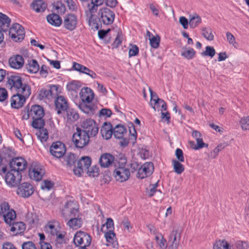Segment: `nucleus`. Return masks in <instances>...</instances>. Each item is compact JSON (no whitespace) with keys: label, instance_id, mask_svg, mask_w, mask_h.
Segmentation results:
<instances>
[{"label":"nucleus","instance_id":"nucleus-59","mask_svg":"<svg viewBox=\"0 0 249 249\" xmlns=\"http://www.w3.org/2000/svg\"><path fill=\"white\" fill-rule=\"evenodd\" d=\"M103 226H106L107 231H113L114 229L113 220L111 218H108L107 219V222Z\"/></svg>","mask_w":249,"mask_h":249},{"label":"nucleus","instance_id":"nucleus-56","mask_svg":"<svg viewBox=\"0 0 249 249\" xmlns=\"http://www.w3.org/2000/svg\"><path fill=\"white\" fill-rule=\"evenodd\" d=\"M203 36L207 40L212 41L213 39L214 36L210 29L205 28L202 30Z\"/></svg>","mask_w":249,"mask_h":249},{"label":"nucleus","instance_id":"nucleus-20","mask_svg":"<svg viewBox=\"0 0 249 249\" xmlns=\"http://www.w3.org/2000/svg\"><path fill=\"white\" fill-rule=\"evenodd\" d=\"M55 100V105L57 113L60 114L62 111H65L68 108V104L67 99L62 96H56Z\"/></svg>","mask_w":249,"mask_h":249},{"label":"nucleus","instance_id":"nucleus-41","mask_svg":"<svg viewBox=\"0 0 249 249\" xmlns=\"http://www.w3.org/2000/svg\"><path fill=\"white\" fill-rule=\"evenodd\" d=\"M149 90L151 96V105L154 110H156V106L161 99L159 98L157 94L153 92L150 88H149Z\"/></svg>","mask_w":249,"mask_h":249},{"label":"nucleus","instance_id":"nucleus-21","mask_svg":"<svg viewBox=\"0 0 249 249\" xmlns=\"http://www.w3.org/2000/svg\"><path fill=\"white\" fill-rule=\"evenodd\" d=\"M9 64L11 68L18 70L23 67L24 64V59L20 55H14L9 58Z\"/></svg>","mask_w":249,"mask_h":249},{"label":"nucleus","instance_id":"nucleus-42","mask_svg":"<svg viewBox=\"0 0 249 249\" xmlns=\"http://www.w3.org/2000/svg\"><path fill=\"white\" fill-rule=\"evenodd\" d=\"M197 144H195L194 142H190V144L191 148L195 150H198L204 147H208V144L203 142L202 139L200 138L196 140Z\"/></svg>","mask_w":249,"mask_h":249},{"label":"nucleus","instance_id":"nucleus-26","mask_svg":"<svg viewBox=\"0 0 249 249\" xmlns=\"http://www.w3.org/2000/svg\"><path fill=\"white\" fill-rule=\"evenodd\" d=\"M17 93L23 96L26 98H28L31 93V89L30 86L22 81L21 86L16 89Z\"/></svg>","mask_w":249,"mask_h":249},{"label":"nucleus","instance_id":"nucleus-29","mask_svg":"<svg viewBox=\"0 0 249 249\" xmlns=\"http://www.w3.org/2000/svg\"><path fill=\"white\" fill-rule=\"evenodd\" d=\"M11 19L6 15L0 12V30L6 32L10 25Z\"/></svg>","mask_w":249,"mask_h":249},{"label":"nucleus","instance_id":"nucleus-18","mask_svg":"<svg viewBox=\"0 0 249 249\" xmlns=\"http://www.w3.org/2000/svg\"><path fill=\"white\" fill-rule=\"evenodd\" d=\"M10 166L11 169L20 172L26 169L27 162L24 159L21 157L15 158L11 160Z\"/></svg>","mask_w":249,"mask_h":249},{"label":"nucleus","instance_id":"nucleus-54","mask_svg":"<svg viewBox=\"0 0 249 249\" xmlns=\"http://www.w3.org/2000/svg\"><path fill=\"white\" fill-rule=\"evenodd\" d=\"M149 40L150 44L152 48L157 49L159 47L160 42V37L159 36H153L149 39Z\"/></svg>","mask_w":249,"mask_h":249},{"label":"nucleus","instance_id":"nucleus-45","mask_svg":"<svg viewBox=\"0 0 249 249\" xmlns=\"http://www.w3.org/2000/svg\"><path fill=\"white\" fill-rule=\"evenodd\" d=\"M201 22V18L198 15H195L190 18L189 25L191 28H194L197 27Z\"/></svg>","mask_w":249,"mask_h":249},{"label":"nucleus","instance_id":"nucleus-61","mask_svg":"<svg viewBox=\"0 0 249 249\" xmlns=\"http://www.w3.org/2000/svg\"><path fill=\"white\" fill-rule=\"evenodd\" d=\"M157 187V184H153L149 190H147L146 192V195L149 197H151L154 196V195L158 192L157 189H156Z\"/></svg>","mask_w":249,"mask_h":249},{"label":"nucleus","instance_id":"nucleus-9","mask_svg":"<svg viewBox=\"0 0 249 249\" xmlns=\"http://www.w3.org/2000/svg\"><path fill=\"white\" fill-rule=\"evenodd\" d=\"M91 241V236L87 233L82 231H77L73 239V242L77 247L89 246L90 245Z\"/></svg>","mask_w":249,"mask_h":249},{"label":"nucleus","instance_id":"nucleus-63","mask_svg":"<svg viewBox=\"0 0 249 249\" xmlns=\"http://www.w3.org/2000/svg\"><path fill=\"white\" fill-rule=\"evenodd\" d=\"M175 154L178 161L180 162H183L184 161L183 151L181 149L177 148L176 150Z\"/></svg>","mask_w":249,"mask_h":249},{"label":"nucleus","instance_id":"nucleus-64","mask_svg":"<svg viewBox=\"0 0 249 249\" xmlns=\"http://www.w3.org/2000/svg\"><path fill=\"white\" fill-rule=\"evenodd\" d=\"M226 37L229 43L234 46L235 44H236V41L235 37L231 33L228 32L226 33Z\"/></svg>","mask_w":249,"mask_h":249},{"label":"nucleus","instance_id":"nucleus-40","mask_svg":"<svg viewBox=\"0 0 249 249\" xmlns=\"http://www.w3.org/2000/svg\"><path fill=\"white\" fill-rule=\"evenodd\" d=\"M173 169L175 173L181 174L184 171V167L180 161L174 160H172Z\"/></svg>","mask_w":249,"mask_h":249},{"label":"nucleus","instance_id":"nucleus-36","mask_svg":"<svg viewBox=\"0 0 249 249\" xmlns=\"http://www.w3.org/2000/svg\"><path fill=\"white\" fill-rule=\"evenodd\" d=\"M91 163V159L89 157H84L79 160L77 164L78 167H80L85 171H87L90 167Z\"/></svg>","mask_w":249,"mask_h":249},{"label":"nucleus","instance_id":"nucleus-49","mask_svg":"<svg viewBox=\"0 0 249 249\" xmlns=\"http://www.w3.org/2000/svg\"><path fill=\"white\" fill-rule=\"evenodd\" d=\"M32 119L33 120L32 126L34 128H37L38 129H42V128H43V126L44 124V121L42 119V118H33Z\"/></svg>","mask_w":249,"mask_h":249},{"label":"nucleus","instance_id":"nucleus-24","mask_svg":"<svg viewBox=\"0 0 249 249\" xmlns=\"http://www.w3.org/2000/svg\"><path fill=\"white\" fill-rule=\"evenodd\" d=\"M114 157L111 154L104 153L102 154L99 160V163L102 167H108L113 163Z\"/></svg>","mask_w":249,"mask_h":249},{"label":"nucleus","instance_id":"nucleus-2","mask_svg":"<svg viewBox=\"0 0 249 249\" xmlns=\"http://www.w3.org/2000/svg\"><path fill=\"white\" fill-rule=\"evenodd\" d=\"M62 214L66 218H70L67 225L71 228L77 229L80 228L82 224L81 218H76L78 216V211L76 203L72 201L67 202L63 210Z\"/></svg>","mask_w":249,"mask_h":249},{"label":"nucleus","instance_id":"nucleus-7","mask_svg":"<svg viewBox=\"0 0 249 249\" xmlns=\"http://www.w3.org/2000/svg\"><path fill=\"white\" fill-rule=\"evenodd\" d=\"M99 19L101 23L109 25L113 23L115 19V14L107 8H103L98 12Z\"/></svg>","mask_w":249,"mask_h":249},{"label":"nucleus","instance_id":"nucleus-27","mask_svg":"<svg viewBox=\"0 0 249 249\" xmlns=\"http://www.w3.org/2000/svg\"><path fill=\"white\" fill-rule=\"evenodd\" d=\"M30 111L31 119L43 118L44 115L43 108L39 105L32 106Z\"/></svg>","mask_w":249,"mask_h":249},{"label":"nucleus","instance_id":"nucleus-46","mask_svg":"<svg viewBox=\"0 0 249 249\" xmlns=\"http://www.w3.org/2000/svg\"><path fill=\"white\" fill-rule=\"evenodd\" d=\"M88 20L89 24L91 27V29L94 31L97 30L100 28V25L97 22L96 19L94 16L87 17Z\"/></svg>","mask_w":249,"mask_h":249},{"label":"nucleus","instance_id":"nucleus-50","mask_svg":"<svg viewBox=\"0 0 249 249\" xmlns=\"http://www.w3.org/2000/svg\"><path fill=\"white\" fill-rule=\"evenodd\" d=\"M88 10L86 11V14L87 17H93L95 15V13L97 12L98 10L97 6L93 5V4L90 3L88 5Z\"/></svg>","mask_w":249,"mask_h":249},{"label":"nucleus","instance_id":"nucleus-4","mask_svg":"<svg viewBox=\"0 0 249 249\" xmlns=\"http://www.w3.org/2000/svg\"><path fill=\"white\" fill-rule=\"evenodd\" d=\"M0 216L3 217L6 223L11 225L16 218V213L7 202L2 201L0 203Z\"/></svg>","mask_w":249,"mask_h":249},{"label":"nucleus","instance_id":"nucleus-6","mask_svg":"<svg viewBox=\"0 0 249 249\" xmlns=\"http://www.w3.org/2000/svg\"><path fill=\"white\" fill-rule=\"evenodd\" d=\"M45 173L43 165L36 162H33L29 169V174L31 179L36 181L40 180Z\"/></svg>","mask_w":249,"mask_h":249},{"label":"nucleus","instance_id":"nucleus-60","mask_svg":"<svg viewBox=\"0 0 249 249\" xmlns=\"http://www.w3.org/2000/svg\"><path fill=\"white\" fill-rule=\"evenodd\" d=\"M139 52V48L136 45H131L129 50V56L132 57L137 55Z\"/></svg>","mask_w":249,"mask_h":249},{"label":"nucleus","instance_id":"nucleus-25","mask_svg":"<svg viewBox=\"0 0 249 249\" xmlns=\"http://www.w3.org/2000/svg\"><path fill=\"white\" fill-rule=\"evenodd\" d=\"M100 132L104 139L106 140L110 139L113 134L111 124L110 123L105 122L101 128Z\"/></svg>","mask_w":249,"mask_h":249},{"label":"nucleus","instance_id":"nucleus-35","mask_svg":"<svg viewBox=\"0 0 249 249\" xmlns=\"http://www.w3.org/2000/svg\"><path fill=\"white\" fill-rule=\"evenodd\" d=\"M180 232L178 230L172 231L169 236L168 242L170 244L178 245L180 240Z\"/></svg>","mask_w":249,"mask_h":249},{"label":"nucleus","instance_id":"nucleus-23","mask_svg":"<svg viewBox=\"0 0 249 249\" xmlns=\"http://www.w3.org/2000/svg\"><path fill=\"white\" fill-rule=\"evenodd\" d=\"M72 68L75 71L86 74L93 78L96 76V73L88 68L75 62L73 63Z\"/></svg>","mask_w":249,"mask_h":249},{"label":"nucleus","instance_id":"nucleus-38","mask_svg":"<svg viewBox=\"0 0 249 249\" xmlns=\"http://www.w3.org/2000/svg\"><path fill=\"white\" fill-rule=\"evenodd\" d=\"M155 240L161 249H166L167 244L166 240L164 238L163 236L160 234H157L155 236Z\"/></svg>","mask_w":249,"mask_h":249},{"label":"nucleus","instance_id":"nucleus-58","mask_svg":"<svg viewBox=\"0 0 249 249\" xmlns=\"http://www.w3.org/2000/svg\"><path fill=\"white\" fill-rule=\"evenodd\" d=\"M248 245V243L246 242L238 241L235 243L233 249H246Z\"/></svg>","mask_w":249,"mask_h":249},{"label":"nucleus","instance_id":"nucleus-12","mask_svg":"<svg viewBox=\"0 0 249 249\" xmlns=\"http://www.w3.org/2000/svg\"><path fill=\"white\" fill-rule=\"evenodd\" d=\"M113 176L116 181L123 182L129 179L130 172L129 169L125 166H119L114 170Z\"/></svg>","mask_w":249,"mask_h":249},{"label":"nucleus","instance_id":"nucleus-13","mask_svg":"<svg viewBox=\"0 0 249 249\" xmlns=\"http://www.w3.org/2000/svg\"><path fill=\"white\" fill-rule=\"evenodd\" d=\"M58 86L56 85H52L50 89H41L39 93V97L40 100L47 99L52 100L55 99L58 94Z\"/></svg>","mask_w":249,"mask_h":249},{"label":"nucleus","instance_id":"nucleus-30","mask_svg":"<svg viewBox=\"0 0 249 249\" xmlns=\"http://www.w3.org/2000/svg\"><path fill=\"white\" fill-rule=\"evenodd\" d=\"M26 69L30 73H36L39 70V65L36 60L31 59L28 61L26 64Z\"/></svg>","mask_w":249,"mask_h":249},{"label":"nucleus","instance_id":"nucleus-11","mask_svg":"<svg viewBox=\"0 0 249 249\" xmlns=\"http://www.w3.org/2000/svg\"><path fill=\"white\" fill-rule=\"evenodd\" d=\"M82 126L83 132H86L90 137L95 136L98 132V127L95 122L91 119H87L84 121L82 124Z\"/></svg>","mask_w":249,"mask_h":249},{"label":"nucleus","instance_id":"nucleus-53","mask_svg":"<svg viewBox=\"0 0 249 249\" xmlns=\"http://www.w3.org/2000/svg\"><path fill=\"white\" fill-rule=\"evenodd\" d=\"M80 87L79 85V83L76 81H73L69 83L67 85V88L69 90L71 91H76Z\"/></svg>","mask_w":249,"mask_h":249},{"label":"nucleus","instance_id":"nucleus-10","mask_svg":"<svg viewBox=\"0 0 249 249\" xmlns=\"http://www.w3.org/2000/svg\"><path fill=\"white\" fill-rule=\"evenodd\" d=\"M9 35L15 42L22 41L25 36V32L23 27L18 23L14 24L9 29Z\"/></svg>","mask_w":249,"mask_h":249},{"label":"nucleus","instance_id":"nucleus-37","mask_svg":"<svg viewBox=\"0 0 249 249\" xmlns=\"http://www.w3.org/2000/svg\"><path fill=\"white\" fill-rule=\"evenodd\" d=\"M195 54L196 52L193 48H183L181 52V55L189 60L193 59Z\"/></svg>","mask_w":249,"mask_h":249},{"label":"nucleus","instance_id":"nucleus-19","mask_svg":"<svg viewBox=\"0 0 249 249\" xmlns=\"http://www.w3.org/2000/svg\"><path fill=\"white\" fill-rule=\"evenodd\" d=\"M23 79L18 74H13L8 77L7 86L11 90H16L19 86H21Z\"/></svg>","mask_w":249,"mask_h":249},{"label":"nucleus","instance_id":"nucleus-32","mask_svg":"<svg viewBox=\"0 0 249 249\" xmlns=\"http://www.w3.org/2000/svg\"><path fill=\"white\" fill-rule=\"evenodd\" d=\"M67 112L66 118L69 123H73L78 120L79 114L77 111L71 108H68L66 110Z\"/></svg>","mask_w":249,"mask_h":249},{"label":"nucleus","instance_id":"nucleus-5","mask_svg":"<svg viewBox=\"0 0 249 249\" xmlns=\"http://www.w3.org/2000/svg\"><path fill=\"white\" fill-rule=\"evenodd\" d=\"M90 138L86 132L77 128L76 132L73 134L72 141L76 147L82 148L89 143Z\"/></svg>","mask_w":249,"mask_h":249},{"label":"nucleus","instance_id":"nucleus-39","mask_svg":"<svg viewBox=\"0 0 249 249\" xmlns=\"http://www.w3.org/2000/svg\"><path fill=\"white\" fill-rule=\"evenodd\" d=\"M36 135L42 142H46L48 139V131L44 128L37 130Z\"/></svg>","mask_w":249,"mask_h":249},{"label":"nucleus","instance_id":"nucleus-43","mask_svg":"<svg viewBox=\"0 0 249 249\" xmlns=\"http://www.w3.org/2000/svg\"><path fill=\"white\" fill-rule=\"evenodd\" d=\"M105 237L106 241L108 243L107 246H109L113 244L116 239V235L113 231H107L105 233Z\"/></svg>","mask_w":249,"mask_h":249},{"label":"nucleus","instance_id":"nucleus-17","mask_svg":"<svg viewBox=\"0 0 249 249\" xmlns=\"http://www.w3.org/2000/svg\"><path fill=\"white\" fill-rule=\"evenodd\" d=\"M77 22L78 20L76 16L71 14L67 15L64 17L63 24L65 28L72 31L76 28Z\"/></svg>","mask_w":249,"mask_h":249},{"label":"nucleus","instance_id":"nucleus-22","mask_svg":"<svg viewBox=\"0 0 249 249\" xmlns=\"http://www.w3.org/2000/svg\"><path fill=\"white\" fill-rule=\"evenodd\" d=\"M27 98L18 93L13 95L11 98V106L12 107L19 108L21 107L25 103Z\"/></svg>","mask_w":249,"mask_h":249},{"label":"nucleus","instance_id":"nucleus-47","mask_svg":"<svg viewBox=\"0 0 249 249\" xmlns=\"http://www.w3.org/2000/svg\"><path fill=\"white\" fill-rule=\"evenodd\" d=\"M213 249H231L228 242L225 240L216 241L213 245Z\"/></svg>","mask_w":249,"mask_h":249},{"label":"nucleus","instance_id":"nucleus-1","mask_svg":"<svg viewBox=\"0 0 249 249\" xmlns=\"http://www.w3.org/2000/svg\"><path fill=\"white\" fill-rule=\"evenodd\" d=\"M79 94L82 102L78 105L79 108L84 113L92 115L96 108V107L91 103L94 98L92 90L88 87L84 88L81 89Z\"/></svg>","mask_w":249,"mask_h":249},{"label":"nucleus","instance_id":"nucleus-44","mask_svg":"<svg viewBox=\"0 0 249 249\" xmlns=\"http://www.w3.org/2000/svg\"><path fill=\"white\" fill-rule=\"evenodd\" d=\"M54 10L59 14H64L66 11L65 5L60 1H57L53 4Z\"/></svg>","mask_w":249,"mask_h":249},{"label":"nucleus","instance_id":"nucleus-16","mask_svg":"<svg viewBox=\"0 0 249 249\" xmlns=\"http://www.w3.org/2000/svg\"><path fill=\"white\" fill-rule=\"evenodd\" d=\"M34 192L32 185L27 182H24L18 186L17 193L21 197L26 198L31 196Z\"/></svg>","mask_w":249,"mask_h":249},{"label":"nucleus","instance_id":"nucleus-48","mask_svg":"<svg viewBox=\"0 0 249 249\" xmlns=\"http://www.w3.org/2000/svg\"><path fill=\"white\" fill-rule=\"evenodd\" d=\"M215 51L213 47L207 46L205 48V51L201 53L203 56H210L213 58L215 54Z\"/></svg>","mask_w":249,"mask_h":249},{"label":"nucleus","instance_id":"nucleus-62","mask_svg":"<svg viewBox=\"0 0 249 249\" xmlns=\"http://www.w3.org/2000/svg\"><path fill=\"white\" fill-rule=\"evenodd\" d=\"M22 249H37L35 244L31 241L23 243L22 245Z\"/></svg>","mask_w":249,"mask_h":249},{"label":"nucleus","instance_id":"nucleus-15","mask_svg":"<svg viewBox=\"0 0 249 249\" xmlns=\"http://www.w3.org/2000/svg\"><path fill=\"white\" fill-rule=\"evenodd\" d=\"M154 170V165L152 162H145L139 168L137 176L139 178H144L150 176L153 173Z\"/></svg>","mask_w":249,"mask_h":249},{"label":"nucleus","instance_id":"nucleus-55","mask_svg":"<svg viewBox=\"0 0 249 249\" xmlns=\"http://www.w3.org/2000/svg\"><path fill=\"white\" fill-rule=\"evenodd\" d=\"M224 146L222 144H220L215 147L210 154V157L212 159L215 158L218 155L220 151L224 148Z\"/></svg>","mask_w":249,"mask_h":249},{"label":"nucleus","instance_id":"nucleus-8","mask_svg":"<svg viewBox=\"0 0 249 249\" xmlns=\"http://www.w3.org/2000/svg\"><path fill=\"white\" fill-rule=\"evenodd\" d=\"M22 178L21 174L11 169L5 175V181L6 184L11 187H15L20 182Z\"/></svg>","mask_w":249,"mask_h":249},{"label":"nucleus","instance_id":"nucleus-57","mask_svg":"<svg viewBox=\"0 0 249 249\" xmlns=\"http://www.w3.org/2000/svg\"><path fill=\"white\" fill-rule=\"evenodd\" d=\"M53 183L50 180H45L42 182L41 188L43 190H50L53 188Z\"/></svg>","mask_w":249,"mask_h":249},{"label":"nucleus","instance_id":"nucleus-3","mask_svg":"<svg viewBox=\"0 0 249 249\" xmlns=\"http://www.w3.org/2000/svg\"><path fill=\"white\" fill-rule=\"evenodd\" d=\"M45 229L51 236L55 237V246L60 248L64 243L65 232L61 231L58 223L55 221H49L46 225Z\"/></svg>","mask_w":249,"mask_h":249},{"label":"nucleus","instance_id":"nucleus-51","mask_svg":"<svg viewBox=\"0 0 249 249\" xmlns=\"http://www.w3.org/2000/svg\"><path fill=\"white\" fill-rule=\"evenodd\" d=\"M239 123L243 130H249V116L242 118Z\"/></svg>","mask_w":249,"mask_h":249},{"label":"nucleus","instance_id":"nucleus-34","mask_svg":"<svg viewBox=\"0 0 249 249\" xmlns=\"http://www.w3.org/2000/svg\"><path fill=\"white\" fill-rule=\"evenodd\" d=\"M32 8L36 12H42L47 7L46 4L42 0H36L32 4Z\"/></svg>","mask_w":249,"mask_h":249},{"label":"nucleus","instance_id":"nucleus-52","mask_svg":"<svg viewBox=\"0 0 249 249\" xmlns=\"http://www.w3.org/2000/svg\"><path fill=\"white\" fill-rule=\"evenodd\" d=\"M65 2L67 3L69 9L72 11H75L78 8V2L74 0H65Z\"/></svg>","mask_w":249,"mask_h":249},{"label":"nucleus","instance_id":"nucleus-31","mask_svg":"<svg viewBox=\"0 0 249 249\" xmlns=\"http://www.w3.org/2000/svg\"><path fill=\"white\" fill-rule=\"evenodd\" d=\"M126 132V129L124 126L118 124L114 128L113 134L116 139H121L123 138Z\"/></svg>","mask_w":249,"mask_h":249},{"label":"nucleus","instance_id":"nucleus-33","mask_svg":"<svg viewBox=\"0 0 249 249\" xmlns=\"http://www.w3.org/2000/svg\"><path fill=\"white\" fill-rule=\"evenodd\" d=\"M47 19L49 23L56 27H58L62 24L61 18L56 14L49 15L47 17Z\"/></svg>","mask_w":249,"mask_h":249},{"label":"nucleus","instance_id":"nucleus-28","mask_svg":"<svg viewBox=\"0 0 249 249\" xmlns=\"http://www.w3.org/2000/svg\"><path fill=\"white\" fill-rule=\"evenodd\" d=\"M12 226L11 227L10 231H12L14 235H17L22 233L24 232L26 228L25 224L22 222H18L11 224Z\"/></svg>","mask_w":249,"mask_h":249},{"label":"nucleus","instance_id":"nucleus-14","mask_svg":"<svg viewBox=\"0 0 249 249\" xmlns=\"http://www.w3.org/2000/svg\"><path fill=\"white\" fill-rule=\"evenodd\" d=\"M50 151L53 157L60 158L66 153V146L63 143L60 141L53 142L50 147Z\"/></svg>","mask_w":249,"mask_h":249}]
</instances>
